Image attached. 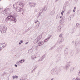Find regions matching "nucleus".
<instances>
[{
	"instance_id": "obj_1",
	"label": "nucleus",
	"mask_w": 80,
	"mask_h": 80,
	"mask_svg": "<svg viewBox=\"0 0 80 80\" xmlns=\"http://www.w3.org/2000/svg\"><path fill=\"white\" fill-rule=\"evenodd\" d=\"M16 4L17 5H18V7H16V6L15 4H13V8H16V10L17 12H20L22 10L23 8V6H24L23 3L21 2H18L16 3Z\"/></svg>"
},
{
	"instance_id": "obj_2",
	"label": "nucleus",
	"mask_w": 80,
	"mask_h": 80,
	"mask_svg": "<svg viewBox=\"0 0 80 80\" xmlns=\"http://www.w3.org/2000/svg\"><path fill=\"white\" fill-rule=\"evenodd\" d=\"M72 63V62H66L65 66L64 67L61 66V68H63L65 70L67 71L68 70V69H69V68H70V65H71Z\"/></svg>"
},
{
	"instance_id": "obj_3",
	"label": "nucleus",
	"mask_w": 80,
	"mask_h": 80,
	"mask_svg": "<svg viewBox=\"0 0 80 80\" xmlns=\"http://www.w3.org/2000/svg\"><path fill=\"white\" fill-rule=\"evenodd\" d=\"M15 14L13 12L11 13V21L13 22L14 23H16L17 22V18L15 17Z\"/></svg>"
},
{
	"instance_id": "obj_4",
	"label": "nucleus",
	"mask_w": 80,
	"mask_h": 80,
	"mask_svg": "<svg viewBox=\"0 0 80 80\" xmlns=\"http://www.w3.org/2000/svg\"><path fill=\"white\" fill-rule=\"evenodd\" d=\"M7 29V28L6 26H3L2 29L1 30L2 33H6Z\"/></svg>"
},
{
	"instance_id": "obj_5",
	"label": "nucleus",
	"mask_w": 80,
	"mask_h": 80,
	"mask_svg": "<svg viewBox=\"0 0 80 80\" xmlns=\"http://www.w3.org/2000/svg\"><path fill=\"white\" fill-rule=\"evenodd\" d=\"M6 46H7V43H6L0 44V51H1V50L2 49V48H3Z\"/></svg>"
},
{
	"instance_id": "obj_6",
	"label": "nucleus",
	"mask_w": 80,
	"mask_h": 80,
	"mask_svg": "<svg viewBox=\"0 0 80 80\" xmlns=\"http://www.w3.org/2000/svg\"><path fill=\"white\" fill-rule=\"evenodd\" d=\"M45 58V55H43L42 56L40 59L38 61H37L36 62L37 63H38V62H42V61H43V59Z\"/></svg>"
},
{
	"instance_id": "obj_7",
	"label": "nucleus",
	"mask_w": 80,
	"mask_h": 80,
	"mask_svg": "<svg viewBox=\"0 0 80 80\" xmlns=\"http://www.w3.org/2000/svg\"><path fill=\"white\" fill-rule=\"evenodd\" d=\"M6 22H8V21H9L11 22V14L10 13V15L9 16H8L6 18Z\"/></svg>"
},
{
	"instance_id": "obj_8",
	"label": "nucleus",
	"mask_w": 80,
	"mask_h": 80,
	"mask_svg": "<svg viewBox=\"0 0 80 80\" xmlns=\"http://www.w3.org/2000/svg\"><path fill=\"white\" fill-rule=\"evenodd\" d=\"M47 10V7H45L44 8H42V9H41L40 10V13H42L43 11H46Z\"/></svg>"
},
{
	"instance_id": "obj_9",
	"label": "nucleus",
	"mask_w": 80,
	"mask_h": 80,
	"mask_svg": "<svg viewBox=\"0 0 80 80\" xmlns=\"http://www.w3.org/2000/svg\"><path fill=\"white\" fill-rule=\"evenodd\" d=\"M62 49V46H60L58 47L57 50L58 52H61V50Z\"/></svg>"
},
{
	"instance_id": "obj_10",
	"label": "nucleus",
	"mask_w": 80,
	"mask_h": 80,
	"mask_svg": "<svg viewBox=\"0 0 80 80\" xmlns=\"http://www.w3.org/2000/svg\"><path fill=\"white\" fill-rule=\"evenodd\" d=\"M29 5H30V7H35V5H37V4L36 3L30 2L29 3Z\"/></svg>"
},
{
	"instance_id": "obj_11",
	"label": "nucleus",
	"mask_w": 80,
	"mask_h": 80,
	"mask_svg": "<svg viewBox=\"0 0 80 80\" xmlns=\"http://www.w3.org/2000/svg\"><path fill=\"white\" fill-rule=\"evenodd\" d=\"M63 38H62L58 39V43H61L62 42H63Z\"/></svg>"
},
{
	"instance_id": "obj_12",
	"label": "nucleus",
	"mask_w": 80,
	"mask_h": 80,
	"mask_svg": "<svg viewBox=\"0 0 80 80\" xmlns=\"http://www.w3.org/2000/svg\"><path fill=\"white\" fill-rule=\"evenodd\" d=\"M51 73L53 75H55L57 73V71L55 70L52 69L51 71Z\"/></svg>"
},
{
	"instance_id": "obj_13",
	"label": "nucleus",
	"mask_w": 80,
	"mask_h": 80,
	"mask_svg": "<svg viewBox=\"0 0 80 80\" xmlns=\"http://www.w3.org/2000/svg\"><path fill=\"white\" fill-rule=\"evenodd\" d=\"M2 13L3 14V15H5V14H7L8 13V11L7 10H3L2 12Z\"/></svg>"
},
{
	"instance_id": "obj_14",
	"label": "nucleus",
	"mask_w": 80,
	"mask_h": 80,
	"mask_svg": "<svg viewBox=\"0 0 80 80\" xmlns=\"http://www.w3.org/2000/svg\"><path fill=\"white\" fill-rule=\"evenodd\" d=\"M64 55L66 56L68 55V50H67V49H65V50H64Z\"/></svg>"
},
{
	"instance_id": "obj_15",
	"label": "nucleus",
	"mask_w": 80,
	"mask_h": 80,
	"mask_svg": "<svg viewBox=\"0 0 80 80\" xmlns=\"http://www.w3.org/2000/svg\"><path fill=\"white\" fill-rule=\"evenodd\" d=\"M80 49L78 48H77L75 51V55H77V54H78V52H80Z\"/></svg>"
},
{
	"instance_id": "obj_16",
	"label": "nucleus",
	"mask_w": 80,
	"mask_h": 80,
	"mask_svg": "<svg viewBox=\"0 0 80 80\" xmlns=\"http://www.w3.org/2000/svg\"><path fill=\"white\" fill-rule=\"evenodd\" d=\"M70 54L71 56H73V55H75V51L74 50H72L71 52H70Z\"/></svg>"
},
{
	"instance_id": "obj_17",
	"label": "nucleus",
	"mask_w": 80,
	"mask_h": 80,
	"mask_svg": "<svg viewBox=\"0 0 80 80\" xmlns=\"http://www.w3.org/2000/svg\"><path fill=\"white\" fill-rule=\"evenodd\" d=\"M42 37V35H40L38 36V37L36 38L38 39V41H39L41 39V38Z\"/></svg>"
},
{
	"instance_id": "obj_18",
	"label": "nucleus",
	"mask_w": 80,
	"mask_h": 80,
	"mask_svg": "<svg viewBox=\"0 0 80 80\" xmlns=\"http://www.w3.org/2000/svg\"><path fill=\"white\" fill-rule=\"evenodd\" d=\"M43 44V42H39L38 43V46H42Z\"/></svg>"
},
{
	"instance_id": "obj_19",
	"label": "nucleus",
	"mask_w": 80,
	"mask_h": 80,
	"mask_svg": "<svg viewBox=\"0 0 80 80\" xmlns=\"http://www.w3.org/2000/svg\"><path fill=\"white\" fill-rule=\"evenodd\" d=\"M61 29V28L60 26H58V28L57 29V31L58 32H60L61 31V30H60Z\"/></svg>"
},
{
	"instance_id": "obj_20",
	"label": "nucleus",
	"mask_w": 80,
	"mask_h": 80,
	"mask_svg": "<svg viewBox=\"0 0 80 80\" xmlns=\"http://www.w3.org/2000/svg\"><path fill=\"white\" fill-rule=\"evenodd\" d=\"M24 61H25V60L24 59H22L20 61H18L17 62L18 63H23L24 62Z\"/></svg>"
},
{
	"instance_id": "obj_21",
	"label": "nucleus",
	"mask_w": 80,
	"mask_h": 80,
	"mask_svg": "<svg viewBox=\"0 0 80 80\" xmlns=\"http://www.w3.org/2000/svg\"><path fill=\"white\" fill-rule=\"evenodd\" d=\"M36 58V57L34 56H32L31 57V59L32 60H34Z\"/></svg>"
},
{
	"instance_id": "obj_22",
	"label": "nucleus",
	"mask_w": 80,
	"mask_h": 80,
	"mask_svg": "<svg viewBox=\"0 0 80 80\" xmlns=\"http://www.w3.org/2000/svg\"><path fill=\"white\" fill-rule=\"evenodd\" d=\"M61 58L60 57H59V58H57L56 59V62H60V58Z\"/></svg>"
},
{
	"instance_id": "obj_23",
	"label": "nucleus",
	"mask_w": 80,
	"mask_h": 80,
	"mask_svg": "<svg viewBox=\"0 0 80 80\" xmlns=\"http://www.w3.org/2000/svg\"><path fill=\"white\" fill-rule=\"evenodd\" d=\"M76 27H78V28H80V23H76Z\"/></svg>"
},
{
	"instance_id": "obj_24",
	"label": "nucleus",
	"mask_w": 80,
	"mask_h": 80,
	"mask_svg": "<svg viewBox=\"0 0 80 80\" xmlns=\"http://www.w3.org/2000/svg\"><path fill=\"white\" fill-rule=\"evenodd\" d=\"M38 40L37 39V38H36L34 41L33 42L34 43H37L38 42Z\"/></svg>"
},
{
	"instance_id": "obj_25",
	"label": "nucleus",
	"mask_w": 80,
	"mask_h": 80,
	"mask_svg": "<svg viewBox=\"0 0 80 80\" xmlns=\"http://www.w3.org/2000/svg\"><path fill=\"white\" fill-rule=\"evenodd\" d=\"M56 47V45H54L53 47H52L49 50H52V49H53V48H54L55 47Z\"/></svg>"
},
{
	"instance_id": "obj_26",
	"label": "nucleus",
	"mask_w": 80,
	"mask_h": 80,
	"mask_svg": "<svg viewBox=\"0 0 80 80\" xmlns=\"http://www.w3.org/2000/svg\"><path fill=\"white\" fill-rule=\"evenodd\" d=\"M68 2H65L64 5L65 6V7H67V6H68Z\"/></svg>"
},
{
	"instance_id": "obj_27",
	"label": "nucleus",
	"mask_w": 80,
	"mask_h": 80,
	"mask_svg": "<svg viewBox=\"0 0 80 80\" xmlns=\"http://www.w3.org/2000/svg\"><path fill=\"white\" fill-rule=\"evenodd\" d=\"M60 14H58L56 16V19H58L60 18Z\"/></svg>"
},
{
	"instance_id": "obj_28",
	"label": "nucleus",
	"mask_w": 80,
	"mask_h": 80,
	"mask_svg": "<svg viewBox=\"0 0 80 80\" xmlns=\"http://www.w3.org/2000/svg\"><path fill=\"white\" fill-rule=\"evenodd\" d=\"M50 38V37H48V38L47 39H46L45 40H44V42H47L49 39Z\"/></svg>"
},
{
	"instance_id": "obj_29",
	"label": "nucleus",
	"mask_w": 80,
	"mask_h": 80,
	"mask_svg": "<svg viewBox=\"0 0 80 80\" xmlns=\"http://www.w3.org/2000/svg\"><path fill=\"white\" fill-rule=\"evenodd\" d=\"M40 22L38 23V25L37 26V25H36L35 26V29H37V28H38L39 27V25H40Z\"/></svg>"
},
{
	"instance_id": "obj_30",
	"label": "nucleus",
	"mask_w": 80,
	"mask_h": 80,
	"mask_svg": "<svg viewBox=\"0 0 80 80\" xmlns=\"http://www.w3.org/2000/svg\"><path fill=\"white\" fill-rule=\"evenodd\" d=\"M35 57H36V58H38V57H40V55L38 54H36Z\"/></svg>"
},
{
	"instance_id": "obj_31",
	"label": "nucleus",
	"mask_w": 80,
	"mask_h": 80,
	"mask_svg": "<svg viewBox=\"0 0 80 80\" xmlns=\"http://www.w3.org/2000/svg\"><path fill=\"white\" fill-rule=\"evenodd\" d=\"M61 20H62V21H63V22H65V17H63L62 18V19H61Z\"/></svg>"
},
{
	"instance_id": "obj_32",
	"label": "nucleus",
	"mask_w": 80,
	"mask_h": 80,
	"mask_svg": "<svg viewBox=\"0 0 80 80\" xmlns=\"http://www.w3.org/2000/svg\"><path fill=\"white\" fill-rule=\"evenodd\" d=\"M54 14H55V11H52L51 12V15H53Z\"/></svg>"
},
{
	"instance_id": "obj_33",
	"label": "nucleus",
	"mask_w": 80,
	"mask_h": 80,
	"mask_svg": "<svg viewBox=\"0 0 80 80\" xmlns=\"http://www.w3.org/2000/svg\"><path fill=\"white\" fill-rule=\"evenodd\" d=\"M32 52V49H29L28 51V53H31Z\"/></svg>"
},
{
	"instance_id": "obj_34",
	"label": "nucleus",
	"mask_w": 80,
	"mask_h": 80,
	"mask_svg": "<svg viewBox=\"0 0 80 80\" xmlns=\"http://www.w3.org/2000/svg\"><path fill=\"white\" fill-rule=\"evenodd\" d=\"M70 14V10H69L68 11L67 13V15H69V14Z\"/></svg>"
},
{
	"instance_id": "obj_35",
	"label": "nucleus",
	"mask_w": 80,
	"mask_h": 80,
	"mask_svg": "<svg viewBox=\"0 0 80 80\" xmlns=\"http://www.w3.org/2000/svg\"><path fill=\"white\" fill-rule=\"evenodd\" d=\"M77 14L78 15L80 14V10H78L77 11Z\"/></svg>"
},
{
	"instance_id": "obj_36",
	"label": "nucleus",
	"mask_w": 80,
	"mask_h": 80,
	"mask_svg": "<svg viewBox=\"0 0 80 80\" xmlns=\"http://www.w3.org/2000/svg\"><path fill=\"white\" fill-rule=\"evenodd\" d=\"M35 71V69H33V70L31 71V73H33V72H34Z\"/></svg>"
},
{
	"instance_id": "obj_37",
	"label": "nucleus",
	"mask_w": 80,
	"mask_h": 80,
	"mask_svg": "<svg viewBox=\"0 0 80 80\" xmlns=\"http://www.w3.org/2000/svg\"><path fill=\"white\" fill-rule=\"evenodd\" d=\"M42 13H41L40 12L39 13V14L37 16V17L38 18V17H40V15H41V14Z\"/></svg>"
},
{
	"instance_id": "obj_38",
	"label": "nucleus",
	"mask_w": 80,
	"mask_h": 80,
	"mask_svg": "<svg viewBox=\"0 0 80 80\" xmlns=\"http://www.w3.org/2000/svg\"><path fill=\"white\" fill-rule=\"evenodd\" d=\"M78 42L77 41H76L75 43V45H76V46H77V45H78Z\"/></svg>"
},
{
	"instance_id": "obj_39",
	"label": "nucleus",
	"mask_w": 80,
	"mask_h": 80,
	"mask_svg": "<svg viewBox=\"0 0 80 80\" xmlns=\"http://www.w3.org/2000/svg\"><path fill=\"white\" fill-rule=\"evenodd\" d=\"M72 80H80L78 78H73L72 79Z\"/></svg>"
},
{
	"instance_id": "obj_40",
	"label": "nucleus",
	"mask_w": 80,
	"mask_h": 80,
	"mask_svg": "<svg viewBox=\"0 0 80 80\" xmlns=\"http://www.w3.org/2000/svg\"><path fill=\"white\" fill-rule=\"evenodd\" d=\"M33 47L34 48H37V46H35V45H34V46H33Z\"/></svg>"
},
{
	"instance_id": "obj_41",
	"label": "nucleus",
	"mask_w": 80,
	"mask_h": 80,
	"mask_svg": "<svg viewBox=\"0 0 80 80\" xmlns=\"http://www.w3.org/2000/svg\"><path fill=\"white\" fill-rule=\"evenodd\" d=\"M52 34H49L48 35V37H50V38H51V37H52Z\"/></svg>"
},
{
	"instance_id": "obj_42",
	"label": "nucleus",
	"mask_w": 80,
	"mask_h": 80,
	"mask_svg": "<svg viewBox=\"0 0 80 80\" xmlns=\"http://www.w3.org/2000/svg\"><path fill=\"white\" fill-rule=\"evenodd\" d=\"M37 68V65H35L34 66V69H35H35H36V68Z\"/></svg>"
},
{
	"instance_id": "obj_43",
	"label": "nucleus",
	"mask_w": 80,
	"mask_h": 80,
	"mask_svg": "<svg viewBox=\"0 0 80 80\" xmlns=\"http://www.w3.org/2000/svg\"><path fill=\"white\" fill-rule=\"evenodd\" d=\"M12 78H13V79H15V76H12Z\"/></svg>"
},
{
	"instance_id": "obj_44",
	"label": "nucleus",
	"mask_w": 80,
	"mask_h": 80,
	"mask_svg": "<svg viewBox=\"0 0 80 80\" xmlns=\"http://www.w3.org/2000/svg\"><path fill=\"white\" fill-rule=\"evenodd\" d=\"M18 78V76H15V78L17 79V78Z\"/></svg>"
},
{
	"instance_id": "obj_45",
	"label": "nucleus",
	"mask_w": 80,
	"mask_h": 80,
	"mask_svg": "<svg viewBox=\"0 0 80 80\" xmlns=\"http://www.w3.org/2000/svg\"><path fill=\"white\" fill-rule=\"evenodd\" d=\"M62 34H60L59 36V37H62Z\"/></svg>"
},
{
	"instance_id": "obj_46",
	"label": "nucleus",
	"mask_w": 80,
	"mask_h": 80,
	"mask_svg": "<svg viewBox=\"0 0 80 80\" xmlns=\"http://www.w3.org/2000/svg\"><path fill=\"white\" fill-rule=\"evenodd\" d=\"M78 75H79L80 76V71H79L78 72Z\"/></svg>"
},
{
	"instance_id": "obj_47",
	"label": "nucleus",
	"mask_w": 80,
	"mask_h": 80,
	"mask_svg": "<svg viewBox=\"0 0 80 80\" xmlns=\"http://www.w3.org/2000/svg\"><path fill=\"white\" fill-rule=\"evenodd\" d=\"M20 42H21V43H23V40H21L20 41Z\"/></svg>"
},
{
	"instance_id": "obj_48",
	"label": "nucleus",
	"mask_w": 80,
	"mask_h": 80,
	"mask_svg": "<svg viewBox=\"0 0 80 80\" xmlns=\"http://www.w3.org/2000/svg\"><path fill=\"white\" fill-rule=\"evenodd\" d=\"M61 14L62 15V16H63V12H61Z\"/></svg>"
},
{
	"instance_id": "obj_49",
	"label": "nucleus",
	"mask_w": 80,
	"mask_h": 80,
	"mask_svg": "<svg viewBox=\"0 0 80 80\" xmlns=\"http://www.w3.org/2000/svg\"><path fill=\"white\" fill-rule=\"evenodd\" d=\"M71 70L72 71H73V68H72V69H71Z\"/></svg>"
},
{
	"instance_id": "obj_50",
	"label": "nucleus",
	"mask_w": 80,
	"mask_h": 80,
	"mask_svg": "<svg viewBox=\"0 0 80 80\" xmlns=\"http://www.w3.org/2000/svg\"><path fill=\"white\" fill-rule=\"evenodd\" d=\"M55 80V79L54 78H52L51 79V80Z\"/></svg>"
},
{
	"instance_id": "obj_51",
	"label": "nucleus",
	"mask_w": 80,
	"mask_h": 80,
	"mask_svg": "<svg viewBox=\"0 0 80 80\" xmlns=\"http://www.w3.org/2000/svg\"><path fill=\"white\" fill-rule=\"evenodd\" d=\"M14 65L16 67H17V65L15 64Z\"/></svg>"
},
{
	"instance_id": "obj_52",
	"label": "nucleus",
	"mask_w": 80,
	"mask_h": 80,
	"mask_svg": "<svg viewBox=\"0 0 80 80\" xmlns=\"http://www.w3.org/2000/svg\"><path fill=\"white\" fill-rule=\"evenodd\" d=\"M73 29H74V30H75H75H76V28H75V27H74Z\"/></svg>"
},
{
	"instance_id": "obj_53",
	"label": "nucleus",
	"mask_w": 80,
	"mask_h": 80,
	"mask_svg": "<svg viewBox=\"0 0 80 80\" xmlns=\"http://www.w3.org/2000/svg\"><path fill=\"white\" fill-rule=\"evenodd\" d=\"M73 12H75V10L74 9V10H73Z\"/></svg>"
},
{
	"instance_id": "obj_54",
	"label": "nucleus",
	"mask_w": 80,
	"mask_h": 80,
	"mask_svg": "<svg viewBox=\"0 0 80 80\" xmlns=\"http://www.w3.org/2000/svg\"><path fill=\"white\" fill-rule=\"evenodd\" d=\"M75 41H73L72 42V43H74Z\"/></svg>"
},
{
	"instance_id": "obj_55",
	"label": "nucleus",
	"mask_w": 80,
	"mask_h": 80,
	"mask_svg": "<svg viewBox=\"0 0 80 80\" xmlns=\"http://www.w3.org/2000/svg\"><path fill=\"white\" fill-rule=\"evenodd\" d=\"M62 13H64V11L63 10L62 11Z\"/></svg>"
},
{
	"instance_id": "obj_56",
	"label": "nucleus",
	"mask_w": 80,
	"mask_h": 80,
	"mask_svg": "<svg viewBox=\"0 0 80 80\" xmlns=\"http://www.w3.org/2000/svg\"><path fill=\"white\" fill-rule=\"evenodd\" d=\"M75 2H77L78 1V0H74Z\"/></svg>"
},
{
	"instance_id": "obj_57",
	"label": "nucleus",
	"mask_w": 80,
	"mask_h": 80,
	"mask_svg": "<svg viewBox=\"0 0 80 80\" xmlns=\"http://www.w3.org/2000/svg\"><path fill=\"white\" fill-rule=\"evenodd\" d=\"M19 45L21 44V42H19Z\"/></svg>"
},
{
	"instance_id": "obj_58",
	"label": "nucleus",
	"mask_w": 80,
	"mask_h": 80,
	"mask_svg": "<svg viewBox=\"0 0 80 80\" xmlns=\"http://www.w3.org/2000/svg\"><path fill=\"white\" fill-rule=\"evenodd\" d=\"M28 43V42H26V43H25V44H27Z\"/></svg>"
},
{
	"instance_id": "obj_59",
	"label": "nucleus",
	"mask_w": 80,
	"mask_h": 80,
	"mask_svg": "<svg viewBox=\"0 0 80 80\" xmlns=\"http://www.w3.org/2000/svg\"><path fill=\"white\" fill-rule=\"evenodd\" d=\"M74 9H76V7H74Z\"/></svg>"
},
{
	"instance_id": "obj_60",
	"label": "nucleus",
	"mask_w": 80,
	"mask_h": 80,
	"mask_svg": "<svg viewBox=\"0 0 80 80\" xmlns=\"http://www.w3.org/2000/svg\"><path fill=\"white\" fill-rule=\"evenodd\" d=\"M62 16H61L60 17V18H62Z\"/></svg>"
},
{
	"instance_id": "obj_61",
	"label": "nucleus",
	"mask_w": 80,
	"mask_h": 80,
	"mask_svg": "<svg viewBox=\"0 0 80 80\" xmlns=\"http://www.w3.org/2000/svg\"><path fill=\"white\" fill-rule=\"evenodd\" d=\"M36 22H38V20H37V21H36Z\"/></svg>"
},
{
	"instance_id": "obj_62",
	"label": "nucleus",
	"mask_w": 80,
	"mask_h": 80,
	"mask_svg": "<svg viewBox=\"0 0 80 80\" xmlns=\"http://www.w3.org/2000/svg\"><path fill=\"white\" fill-rule=\"evenodd\" d=\"M37 21H36L35 22V23H37Z\"/></svg>"
},
{
	"instance_id": "obj_63",
	"label": "nucleus",
	"mask_w": 80,
	"mask_h": 80,
	"mask_svg": "<svg viewBox=\"0 0 80 80\" xmlns=\"http://www.w3.org/2000/svg\"><path fill=\"white\" fill-rule=\"evenodd\" d=\"M23 12H22V14H23Z\"/></svg>"
},
{
	"instance_id": "obj_64",
	"label": "nucleus",
	"mask_w": 80,
	"mask_h": 80,
	"mask_svg": "<svg viewBox=\"0 0 80 80\" xmlns=\"http://www.w3.org/2000/svg\"><path fill=\"white\" fill-rule=\"evenodd\" d=\"M30 29L29 28L28 30H30Z\"/></svg>"
}]
</instances>
